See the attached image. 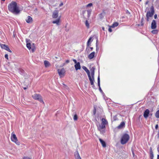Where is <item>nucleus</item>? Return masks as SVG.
<instances>
[{
    "instance_id": "obj_15",
    "label": "nucleus",
    "mask_w": 159,
    "mask_h": 159,
    "mask_svg": "<svg viewBox=\"0 0 159 159\" xmlns=\"http://www.w3.org/2000/svg\"><path fill=\"white\" fill-rule=\"evenodd\" d=\"M75 70H80L81 69V67L80 66V64L79 62H77L76 64L75 65Z\"/></svg>"
},
{
    "instance_id": "obj_41",
    "label": "nucleus",
    "mask_w": 159,
    "mask_h": 159,
    "mask_svg": "<svg viewBox=\"0 0 159 159\" xmlns=\"http://www.w3.org/2000/svg\"><path fill=\"white\" fill-rule=\"evenodd\" d=\"M95 113H96V108L95 107H94V110H93V114H95Z\"/></svg>"
},
{
    "instance_id": "obj_28",
    "label": "nucleus",
    "mask_w": 159,
    "mask_h": 159,
    "mask_svg": "<svg viewBox=\"0 0 159 159\" xmlns=\"http://www.w3.org/2000/svg\"><path fill=\"white\" fill-rule=\"evenodd\" d=\"M158 32V31L157 30H154L152 31V33L153 34H157Z\"/></svg>"
},
{
    "instance_id": "obj_3",
    "label": "nucleus",
    "mask_w": 159,
    "mask_h": 159,
    "mask_svg": "<svg viewBox=\"0 0 159 159\" xmlns=\"http://www.w3.org/2000/svg\"><path fill=\"white\" fill-rule=\"evenodd\" d=\"M129 136L128 134H124L122 136L121 139V143L122 144H125L128 141Z\"/></svg>"
},
{
    "instance_id": "obj_50",
    "label": "nucleus",
    "mask_w": 159,
    "mask_h": 159,
    "mask_svg": "<svg viewBox=\"0 0 159 159\" xmlns=\"http://www.w3.org/2000/svg\"><path fill=\"white\" fill-rule=\"evenodd\" d=\"M89 43H88V42H87V46L88 47L89 46Z\"/></svg>"
},
{
    "instance_id": "obj_22",
    "label": "nucleus",
    "mask_w": 159,
    "mask_h": 159,
    "mask_svg": "<svg viewBox=\"0 0 159 159\" xmlns=\"http://www.w3.org/2000/svg\"><path fill=\"white\" fill-rule=\"evenodd\" d=\"M94 70L95 68L94 67H93L90 69L91 76L92 78H93V76L94 75Z\"/></svg>"
},
{
    "instance_id": "obj_49",
    "label": "nucleus",
    "mask_w": 159,
    "mask_h": 159,
    "mask_svg": "<svg viewBox=\"0 0 159 159\" xmlns=\"http://www.w3.org/2000/svg\"><path fill=\"white\" fill-rule=\"evenodd\" d=\"M157 150L158 152L159 153V145L158 146L157 148Z\"/></svg>"
},
{
    "instance_id": "obj_35",
    "label": "nucleus",
    "mask_w": 159,
    "mask_h": 159,
    "mask_svg": "<svg viewBox=\"0 0 159 159\" xmlns=\"http://www.w3.org/2000/svg\"><path fill=\"white\" fill-rule=\"evenodd\" d=\"M105 12H103L101 14H100V17H101V18H102V16H104L105 15Z\"/></svg>"
},
{
    "instance_id": "obj_40",
    "label": "nucleus",
    "mask_w": 159,
    "mask_h": 159,
    "mask_svg": "<svg viewBox=\"0 0 159 159\" xmlns=\"http://www.w3.org/2000/svg\"><path fill=\"white\" fill-rule=\"evenodd\" d=\"M92 37H90V38H89V40H88V42H88V43H90V41L91 40V39H92Z\"/></svg>"
},
{
    "instance_id": "obj_33",
    "label": "nucleus",
    "mask_w": 159,
    "mask_h": 159,
    "mask_svg": "<svg viewBox=\"0 0 159 159\" xmlns=\"http://www.w3.org/2000/svg\"><path fill=\"white\" fill-rule=\"evenodd\" d=\"M93 5V4L92 3H89L88 5H86L87 7H92Z\"/></svg>"
},
{
    "instance_id": "obj_18",
    "label": "nucleus",
    "mask_w": 159,
    "mask_h": 159,
    "mask_svg": "<svg viewBox=\"0 0 159 159\" xmlns=\"http://www.w3.org/2000/svg\"><path fill=\"white\" fill-rule=\"evenodd\" d=\"M150 158L151 159H153V154L152 151V147L150 148Z\"/></svg>"
},
{
    "instance_id": "obj_4",
    "label": "nucleus",
    "mask_w": 159,
    "mask_h": 159,
    "mask_svg": "<svg viewBox=\"0 0 159 159\" xmlns=\"http://www.w3.org/2000/svg\"><path fill=\"white\" fill-rule=\"evenodd\" d=\"M91 11L90 10H83L82 11V13L83 14V17L85 19L89 18L91 13Z\"/></svg>"
},
{
    "instance_id": "obj_2",
    "label": "nucleus",
    "mask_w": 159,
    "mask_h": 159,
    "mask_svg": "<svg viewBox=\"0 0 159 159\" xmlns=\"http://www.w3.org/2000/svg\"><path fill=\"white\" fill-rule=\"evenodd\" d=\"M52 16L53 18H57L56 20L52 21V23L56 24L57 25H59L60 16L58 17V11L57 10L54 11L52 13Z\"/></svg>"
},
{
    "instance_id": "obj_19",
    "label": "nucleus",
    "mask_w": 159,
    "mask_h": 159,
    "mask_svg": "<svg viewBox=\"0 0 159 159\" xmlns=\"http://www.w3.org/2000/svg\"><path fill=\"white\" fill-rule=\"evenodd\" d=\"M95 52H92L88 56V58L90 59H91L93 58L94 56Z\"/></svg>"
},
{
    "instance_id": "obj_58",
    "label": "nucleus",
    "mask_w": 159,
    "mask_h": 159,
    "mask_svg": "<svg viewBox=\"0 0 159 159\" xmlns=\"http://www.w3.org/2000/svg\"><path fill=\"white\" fill-rule=\"evenodd\" d=\"M27 89V88H26V87L24 88V89Z\"/></svg>"
},
{
    "instance_id": "obj_57",
    "label": "nucleus",
    "mask_w": 159,
    "mask_h": 159,
    "mask_svg": "<svg viewBox=\"0 0 159 159\" xmlns=\"http://www.w3.org/2000/svg\"><path fill=\"white\" fill-rule=\"evenodd\" d=\"M132 153H133V156H134V153L133 152Z\"/></svg>"
},
{
    "instance_id": "obj_47",
    "label": "nucleus",
    "mask_w": 159,
    "mask_h": 159,
    "mask_svg": "<svg viewBox=\"0 0 159 159\" xmlns=\"http://www.w3.org/2000/svg\"><path fill=\"white\" fill-rule=\"evenodd\" d=\"M69 62H70L69 60H66V63H69Z\"/></svg>"
},
{
    "instance_id": "obj_11",
    "label": "nucleus",
    "mask_w": 159,
    "mask_h": 159,
    "mask_svg": "<svg viewBox=\"0 0 159 159\" xmlns=\"http://www.w3.org/2000/svg\"><path fill=\"white\" fill-rule=\"evenodd\" d=\"M88 76L89 77V78L90 80L91 85H92V87L94 88V76H93V78H92V77H91L90 75Z\"/></svg>"
},
{
    "instance_id": "obj_48",
    "label": "nucleus",
    "mask_w": 159,
    "mask_h": 159,
    "mask_svg": "<svg viewBox=\"0 0 159 159\" xmlns=\"http://www.w3.org/2000/svg\"><path fill=\"white\" fill-rule=\"evenodd\" d=\"M99 90L101 92H102L100 87L99 88Z\"/></svg>"
},
{
    "instance_id": "obj_8",
    "label": "nucleus",
    "mask_w": 159,
    "mask_h": 159,
    "mask_svg": "<svg viewBox=\"0 0 159 159\" xmlns=\"http://www.w3.org/2000/svg\"><path fill=\"white\" fill-rule=\"evenodd\" d=\"M0 45L2 48L4 49L9 52H11V51L7 45L2 44H0Z\"/></svg>"
},
{
    "instance_id": "obj_1",
    "label": "nucleus",
    "mask_w": 159,
    "mask_h": 159,
    "mask_svg": "<svg viewBox=\"0 0 159 159\" xmlns=\"http://www.w3.org/2000/svg\"><path fill=\"white\" fill-rule=\"evenodd\" d=\"M8 8L9 10L13 13L17 14L20 12L19 7L17 6V4L15 2H12L8 5Z\"/></svg>"
},
{
    "instance_id": "obj_24",
    "label": "nucleus",
    "mask_w": 159,
    "mask_h": 159,
    "mask_svg": "<svg viewBox=\"0 0 159 159\" xmlns=\"http://www.w3.org/2000/svg\"><path fill=\"white\" fill-rule=\"evenodd\" d=\"M99 140L102 144V147H106V144L105 142L101 139H99Z\"/></svg>"
},
{
    "instance_id": "obj_32",
    "label": "nucleus",
    "mask_w": 159,
    "mask_h": 159,
    "mask_svg": "<svg viewBox=\"0 0 159 159\" xmlns=\"http://www.w3.org/2000/svg\"><path fill=\"white\" fill-rule=\"evenodd\" d=\"M98 40H97L96 41V50H98Z\"/></svg>"
},
{
    "instance_id": "obj_45",
    "label": "nucleus",
    "mask_w": 159,
    "mask_h": 159,
    "mask_svg": "<svg viewBox=\"0 0 159 159\" xmlns=\"http://www.w3.org/2000/svg\"><path fill=\"white\" fill-rule=\"evenodd\" d=\"M63 5V3L62 2L59 5V7H61Z\"/></svg>"
},
{
    "instance_id": "obj_29",
    "label": "nucleus",
    "mask_w": 159,
    "mask_h": 159,
    "mask_svg": "<svg viewBox=\"0 0 159 159\" xmlns=\"http://www.w3.org/2000/svg\"><path fill=\"white\" fill-rule=\"evenodd\" d=\"M85 24L86 26H87V27L88 28H89V24L87 20H86L85 21Z\"/></svg>"
},
{
    "instance_id": "obj_23",
    "label": "nucleus",
    "mask_w": 159,
    "mask_h": 159,
    "mask_svg": "<svg viewBox=\"0 0 159 159\" xmlns=\"http://www.w3.org/2000/svg\"><path fill=\"white\" fill-rule=\"evenodd\" d=\"M75 156L76 159H81L78 152L77 151L75 153Z\"/></svg>"
},
{
    "instance_id": "obj_10",
    "label": "nucleus",
    "mask_w": 159,
    "mask_h": 159,
    "mask_svg": "<svg viewBox=\"0 0 159 159\" xmlns=\"http://www.w3.org/2000/svg\"><path fill=\"white\" fill-rule=\"evenodd\" d=\"M105 126L104 125H102L101 124H99V125L98 126V130L100 131L101 133H103L104 132V131H102V129H105Z\"/></svg>"
},
{
    "instance_id": "obj_44",
    "label": "nucleus",
    "mask_w": 159,
    "mask_h": 159,
    "mask_svg": "<svg viewBox=\"0 0 159 159\" xmlns=\"http://www.w3.org/2000/svg\"><path fill=\"white\" fill-rule=\"evenodd\" d=\"M108 31L110 32H112V30L111 28H109L108 29Z\"/></svg>"
},
{
    "instance_id": "obj_26",
    "label": "nucleus",
    "mask_w": 159,
    "mask_h": 159,
    "mask_svg": "<svg viewBox=\"0 0 159 159\" xmlns=\"http://www.w3.org/2000/svg\"><path fill=\"white\" fill-rule=\"evenodd\" d=\"M26 46L29 49H31V44L30 43H26Z\"/></svg>"
},
{
    "instance_id": "obj_13",
    "label": "nucleus",
    "mask_w": 159,
    "mask_h": 159,
    "mask_svg": "<svg viewBox=\"0 0 159 159\" xmlns=\"http://www.w3.org/2000/svg\"><path fill=\"white\" fill-rule=\"evenodd\" d=\"M149 113V111L148 109L146 110L143 114V116L145 118H147L148 117Z\"/></svg>"
},
{
    "instance_id": "obj_20",
    "label": "nucleus",
    "mask_w": 159,
    "mask_h": 159,
    "mask_svg": "<svg viewBox=\"0 0 159 159\" xmlns=\"http://www.w3.org/2000/svg\"><path fill=\"white\" fill-rule=\"evenodd\" d=\"M82 68L86 71L87 73L88 76H89L90 75V73L89 70H88V69L87 68V67L85 66H82Z\"/></svg>"
},
{
    "instance_id": "obj_61",
    "label": "nucleus",
    "mask_w": 159,
    "mask_h": 159,
    "mask_svg": "<svg viewBox=\"0 0 159 159\" xmlns=\"http://www.w3.org/2000/svg\"><path fill=\"white\" fill-rule=\"evenodd\" d=\"M2 1H4L5 0H2Z\"/></svg>"
},
{
    "instance_id": "obj_62",
    "label": "nucleus",
    "mask_w": 159,
    "mask_h": 159,
    "mask_svg": "<svg viewBox=\"0 0 159 159\" xmlns=\"http://www.w3.org/2000/svg\"><path fill=\"white\" fill-rule=\"evenodd\" d=\"M12 65H15L13 63H12Z\"/></svg>"
},
{
    "instance_id": "obj_53",
    "label": "nucleus",
    "mask_w": 159,
    "mask_h": 159,
    "mask_svg": "<svg viewBox=\"0 0 159 159\" xmlns=\"http://www.w3.org/2000/svg\"><path fill=\"white\" fill-rule=\"evenodd\" d=\"M102 30H104V29H105L104 27H102Z\"/></svg>"
},
{
    "instance_id": "obj_51",
    "label": "nucleus",
    "mask_w": 159,
    "mask_h": 159,
    "mask_svg": "<svg viewBox=\"0 0 159 159\" xmlns=\"http://www.w3.org/2000/svg\"><path fill=\"white\" fill-rule=\"evenodd\" d=\"M32 51L33 52H34V48H32Z\"/></svg>"
},
{
    "instance_id": "obj_31",
    "label": "nucleus",
    "mask_w": 159,
    "mask_h": 159,
    "mask_svg": "<svg viewBox=\"0 0 159 159\" xmlns=\"http://www.w3.org/2000/svg\"><path fill=\"white\" fill-rule=\"evenodd\" d=\"M118 23L117 22H115L112 25V26L113 27H116L118 25Z\"/></svg>"
},
{
    "instance_id": "obj_34",
    "label": "nucleus",
    "mask_w": 159,
    "mask_h": 159,
    "mask_svg": "<svg viewBox=\"0 0 159 159\" xmlns=\"http://www.w3.org/2000/svg\"><path fill=\"white\" fill-rule=\"evenodd\" d=\"M143 20H144V18H143L142 17L141 19V22L142 26L144 24V23H143Z\"/></svg>"
},
{
    "instance_id": "obj_59",
    "label": "nucleus",
    "mask_w": 159,
    "mask_h": 159,
    "mask_svg": "<svg viewBox=\"0 0 159 159\" xmlns=\"http://www.w3.org/2000/svg\"><path fill=\"white\" fill-rule=\"evenodd\" d=\"M65 65V63H64L63 65L62 66H64V65Z\"/></svg>"
},
{
    "instance_id": "obj_39",
    "label": "nucleus",
    "mask_w": 159,
    "mask_h": 159,
    "mask_svg": "<svg viewBox=\"0 0 159 159\" xmlns=\"http://www.w3.org/2000/svg\"><path fill=\"white\" fill-rule=\"evenodd\" d=\"M146 16V20L147 21H149V17L147 16Z\"/></svg>"
},
{
    "instance_id": "obj_7",
    "label": "nucleus",
    "mask_w": 159,
    "mask_h": 159,
    "mask_svg": "<svg viewBox=\"0 0 159 159\" xmlns=\"http://www.w3.org/2000/svg\"><path fill=\"white\" fill-rule=\"evenodd\" d=\"M150 9L151 11H148L146 15V16H148L149 17H152L154 13V11L153 6H152L151 7Z\"/></svg>"
},
{
    "instance_id": "obj_21",
    "label": "nucleus",
    "mask_w": 159,
    "mask_h": 159,
    "mask_svg": "<svg viewBox=\"0 0 159 159\" xmlns=\"http://www.w3.org/2000/svg\"><path fill=\"white\" fill-rule=\"evenodd\" d=\"M125 123L124 122H122L118 126L117 128L119 129H120L123 128L125 127Z\"/></svg>"
},
{
    "instance_id": "obj_54",
    "label": "nucleus",
    "mask_w": 159,
    "mask_h": 159,
    "mask_svg": "<svg viewBox=\"0 0 159 159\" xmlns=\"http://www.w3.org/2000/svg\"><path fill=\"white\" fill-rule=\"evenodd\" d=\"M90 48L91 49V50H92L93 49V47H91V48Z\"/></svg>"
},
{
    "instance_id": "obj_52",
    "label": "nucleus",
    "mask_w": 159,
    "mask_h": 159,
    "mask_svg": "<svg viewBox=\"0 0 159 159\" xmlns=\"http://www.w3.org/2000/svg\"><path fill=\"white\" fill-rule=\"evenodd\" d=\"M62 84L64 85V87H66V85H65V84L63 83Z\"/></svg>"
},
{
    "instance_id": "obj_9",
    "label": "nucleus",
    "mask_w": 159,
    "mask_h": 159,
    "mask_svg": "<svg viewBox=\"0 0 159 159\" xmlns=\"http://www.w3.org/2000/svg\"><path fill=\"white\" fill-rule=\"evenodd\" d=\"M58 74L61 77L64 76L65 73V70L64 68H63L61 69H58L57 70Z\"/></svg>"
},
{
    "instance_id": "obj_14",
    "label": "nucleus",
    "mask_w": 159,
    "mask_h": 159,
    "mask_svg": "<svg viewBox=\"0 0 159 159\" xmlns=\"http://www.w3.org/2000/svg\"><path fill=\"white\" fill-rule=\"evenodd\" d=\"M44 64L45 67H48L50 66L51 64L50 62L48 61L45 60L44 61Z\"/></svg>"
},
{
    "instance_id": "obj_38",
    "label": "nucleus",
    "mask_w": 159,
    "mask_h": 159,
    "mask_svg": "<svg viewBox=\"0 0 159 159\" xmlns=\"http://www.w3.org/2000/svg\"><path fill=\"white\" fill-rule=\"evenodd\" d=\"M5 57L6 59H8V55L7 54H6L5 55Z\"/></svg>"
},
{
    "instance_id": "obj_5",
    "label": "nucleus",
    "mask_w": 159,
    "mask_h": 159,
    "mask_svg": "<svg viewBox=\"0 0 159 159\" xmlns=\"http://www.w3.org/2000/svg\"><path fill=\"white\" fill-rule=\"evenodd\" d=\"M32 97L34 99L38 100L41 102L44 103L42 98L40 94L35 93L32 96Z\"/></svg>"
},
{
    "instance_id": "obj_17",
    "label": "nucleus",
    "mask_w": 159,
    "mask_h": 159,
    "mask_svg": "<svg viewBox=\"0 0 159 159\" xmlns=\"http://www.w3.org/2000/svg\"><path fill=\"white\" fill-rule=\"evenodd\" d=\"M102 123L101 124L104 125H106L108 124V122L107 120L105 118H102Z\"/></svg>"
},
{
    "instance_id": "obj_37",
    "label": "nucleus",
    "mask_w": 159,
    "mask_h": 159,
    "mask_svg": "<svg viewBox=\"0 0 159 159\" xmlns=\"http://www.w3.org/2000/svg\"><path fill=\"white\" fill-rule=\"evenodd\" d=\"M30 41V40L29 39H26V43H30V42H29Z\"/></svg>"
},
{
    "instance_id": "obj_25",
    "label": "nucleus",
    "mask_w": 159,
    "mask_h": 159,
    "mask_svg": "<svg viewBox=\"0 0 159 159\" xmlns=\"http://www.w3.org/2000/svg\"><path fill=\"white\" fill-rule=\"evenodd\" d=\"M155 116L156 118H159V110L156 111L155 114Z\"/></svg>"
},
{
    "instance_id": "obj_42",
    "label": "nucleus",
    "mask_w": 159,
    "mask_h": 159,
    "mask_svg": "<svg viewBox=\"0 0 159 159\" xmlns=\"http://www.w3.org/2000/svg\"><path fill=\"white\" fill-rule=\"evenodd\" d=\"M73 61H74V62H75V63L76 64V63H77V61L75 59H73Z\"/></svg>"
},
{
    "instance_id": "obj_16",
    "label": "nucleus",
    "mask_w": 159,
    "mask_h": 159,
    "mask_svg": "<svg viewBox=\"0 0 159 159\" xmlns=\"http://www.w3.org/2000/svg\"><path fill=\"white\" fill-rule=\"evenodd\" d=\"M32 17L29 16L27 17V19L26 20V22L28 23H31L32 22Z\"/></svg>"
},
{
    "instance_id": "obj_56",
    "label": "nucleus",
    "mask_w": 159,
    "mask_h": 159,
    "mask_svg": "<svg viewBox=\"0 0 159 159\" xmlns=\"http://www.w3.org/2000/svg\"><path fill=\"white\" fill-rule=\"evenodd\" d=\"M148 1L146 2L145 3L146 4H148Z\"/></svg>"
},
{
    "instance_id": "obj_27",
    "label": "nucleus",
    "mask_w": 159,
    "mask_h": 159,
    "mask_svg": "<svg viewBox=\"0 0 159 159\" xmlns=\"http://www.w3.org/2000/svg\"><path fill=\"white\" fill-rule=\"evenodd\" d=\"M98 85L99 86V88L100 87V77L99 76H98Z\"/></svg>"
},
{
    "instance_id": "obj_60",
    "label": "nucleus",
    "mask_w": 159,
    "mask_h": 159,
    "mask_svg": "<svg viewBox=\"0 0 159 159\" xmlns=\"http://www.w3.org/2000/svg\"><path fill=\"white\" fill-rule=\"evenodd\" d=\"M139 1L140 2H141V1L142 0H139Z\"/></svg>"
},
{
    "instance_id": "obj_6",
    "label": "nucleus",
    "mask_w": 159,
    "mask_h": 159,
    "mask_svg": "<svg viewBox=\"0 0 159 159\" xmlns=\"http://www.w3.org/2000/svg\"><path fill=\"white\" fill-rule=\"evenodd\" d=\"M11 139L12 142L15 143L16 145H20V143L18 141L16 135L14 134V132H12L11 133Z\"/></svg>"
},
{
    "instance_id": "obj_46",
    "label": "nucleus",
    "mask_w": 159,
    "mask_h": 159,
    "mask_svg": "<svg viewBox=\"0 0 159 159\" xmlns=\"http://www.w3.org/2000/svg\"><path fill=\"white\" fill-rule=\"evenodd\" d=\"M158 128V125H156L155 126V128L157 129Z\"/></svg>"
},
{
    "instance_id": "obj_55",
    "label": "nucleus",
    "mask_w": 159,
    "mask_h": 159,
    "mask_svg": "<svg viewBox=\"0 0 159 159\" xmlns=\"http://www.w3.org/2000/svg\"><path fill=\"white\" fill-rule=\"evenodd\" d=\"M157 159H159V155H157Z\"/></svg>"
},
{
    "instance_id": "obj_12",
    "label": "nucleus",
    "mask_w": 159,
    "mask_h": 159,
    "mask_svg": "<svg viewBox=\"0 0 159 159\" xmlns=\"http://www.w3.org/2000/svg\"><path fill=\"white\" fill-rule=\"evenodd\" d=\"M156 23L155 20H153L152 22L151 28L152 29H155L156 28Z\"/></svg>"
},
{
    "instance_id": "obj_36",
    "label": "nucleus",
    "mask_w": 159,
    "mask_h": 159,
    "mask_svg": "<svg viewBox=\"0 0 159 159\" xmlns=\"http://www.w3.org/2000/svg\"><path fill=\"white\" fill-rule=\"evenodd\" d=\"M22 159H31V158L28 157H24Z\"/></svg>"
},
{
    "instance_id": "obj_43",
    "label": "nucleus",
    "mask_w": 159,
    "mask_h": 159,
    "mask_svg": "<svg viewBox=\"0 0 159 159\" xmlns=\"http://www.w3.org/2000/svg\"><path fill=\"white\" fill-rule=\"evenodd\" d=\"M157 15L156 14H155L154 16V18L155 19L157 18Z\"/></svg>"
},
{
    "instance_id": "obj_30",
    "label": "nucleus",
    "mask_w": 159,
    "mask_h": 159,
    "mask_svg": "<svg viewBox=\"0 0 159 159\" xmlns=\"http://www.w3.org/2000/svg\"><path fill=\"white\" fill-rule=\"evenodd\" d=\"M74 120L75 121L77 120L78 119L77 115L76 114H75L74 116Z\"/></svg>"
}]
</instances>
